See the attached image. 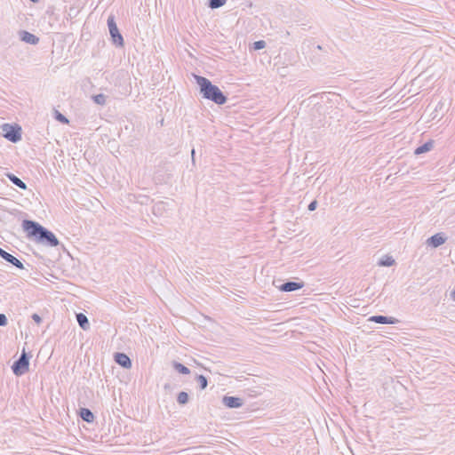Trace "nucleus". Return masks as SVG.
<instances>
[{"mask_svg": "<svg viewBox=\"0 0 455 455\" xmlns=\"http://www.w3.org/2000/svg\"><path fill=\"white\" fill-rule=\"evenodd\" d=\"M22 228L29 239L50 247H56L60 242L56 235L36 221L24 220Z\"/></svg>", "mask_w": 455, "mask_h": 455, "instance_id": "f257e3e1", "label": "nucleus"}, {"mask_svg": "<svg viewBox=\"0 0 455 455\" xmlns=\"http://www.w3.org/2000/svg\"><path fill=\"white\" fill-rule=\"evenodd\" d=\"M195 80L199 86L200 94L205 100H211L217 105H223L227 102L228 97L208 78L195 75Z\"/></svg>", "mask_w": 455, "mask_h": 455, "instance_id": "f03ea898", "label": "nucleus"}, {"mask_svg": "<svg viewBox=\"0 0 455 455\" xmlns=\"http://www.w3.org/2000/svg\"><path fill=\"white\" fill-rule=\"evenodd\" d=\"M107 24H108V31L110 34V38H111L112 44L116 47H123L124 45V40L117 28L114 15L111 14L108 16Z\"/></svg>", "mask_w": 455, "mask_h": 455, "instance_id": "7ed1b4c3", "label": "nucleus"}, {"mask_svg": "<svg viewBox=\"0 0 455 455\" xmlns=\"http://www.w3.org/2000/svg\"><path fill=\"white\" fill-rule=\"evenodd\" d=\"M29 358L30 355L23 349L20 357L12 365V371L14 375L22 376L28 371Z\"/></svg>", "mask_w": 455, "mask_h": 455, "instance_id": "20e7f679", "label": "nucleus"}, {"mask_svg": "<svg viewBox=\"0 0 455 455\" xmlns=\"http://www.w3.org/2000/svg\"><path fill=\"white\" fill-rule=\"evenodd\" d=\"M4 137L12 143L21 140V127L18 124H4L1 126Z\"/></svg>", "mask_w": 455, "mask_h": 455, "instance_id": "39448f33", "label": "nucleus"}, {"mask_svg": "<svg viewBox=\"0 0 455 455\" xmlns=\"http://www.w3.org/2000/svg\"><path fill=\"white\" fill-rule=\"evenodd\" d=\"M0 257L3 259H4L6 262H8V263L12 264V266L16 267L17 268L24 269V265H23V263L19 259H17L16 257H14L11 253L7 252L6 251L2 249L1 247H0Z\"/></svg>", "mask_w": 455, "mask_h": 455, "instance_id": "423d86ee", "label": "nucleus"}, {"mask_svg": "<svg viewBox=\"0 0 455 455\" xmlns=\"http://www.w3.org/2000/svg\"><path fill=\"white\" fill-rule=\"evenodd\" d=\"M222 403L230 409H237L243 405V400L237 396L225 395L222 398Z\"/></svg>", "mask_w": 455, "mask_h": 455, "instance_id": "0eeeda50", "label": "nucleus"}, {"mask_svg": "<svg viewBox=\"0 0 455 455\" xmlns=\"http://www.w3.org/2000/svg\"><path fill=\"white\" fill-rule=\"evenodd\" d=\"M367 321L373 322V323H379V324H395L399 322L398 319H396L395 317L382 315L370 316Z\"/></svg>", "mask_w": 455, "mask_h": 455, "instance_id": "6e6552de", "label": "nucleus"}, {"mask_svg": "<svg viewBox=\"0 0 455 455\" xmlns=\"http://www.w3.org/2000/svg\"><path fill=\"white\" fill-rule=\"evenodd\" d=\"M304 287V282L287 281L278 286L281 291L290 292Z\"/></svg>", "mask_w": 455, "mask_h": 455, "instance_id": "1a4fd4ad", "label": "nucleus"}, {"mask_svg": "<svg viewBox=\"0 0 455 455\" xmlns=\"http://www.w3.org/2000/svg\"><path fill=\"white\" fill-rule=\"evenodd\" d=\"M115 362L124 369H130L132 365L130 357L122 352H116L114 355Z\"/></svg>", "mask_w": 455, "mask_h": 455, "instance_id": "9d476101", "label": "nucleus"}, {"mask_svg": "<svg viewBox=\"0 0 455 455\" xmlns=\"http://www.w3.org/2000/svg\"><path fill=\"white\" fill-rule=\"evenodd\" d=\"M446 241V236L443 233H437L434 235L430 236L427 240V244L433 248H437L440 245L443 244Z\"/></svg>", "mask_w": 455, "mask_h": 455, "instance_id": "9b49d317", "label": "nucleus"}, {"mask_svg": "<svg viewBox=\"0 0 455 455\" xmlns=\"http://www.w3.org/2000/svg\"><path fill=\"white\" fill-rule=\"evenodd\" d=\"M20 36L21 41L33 45L38 44L39 42V38L36 36L26 30H21L20 32Z\"/></svg>", "mask_w": 455, "mask_h": 455, "instance_id": "f8f14e48", "label": "nucleus"}, {"mask_svg": "<svg viewBox=\"0 0 455 455\" xmlns=\"http://www.w3.org/2000/svg\"><path fill=\"white\" fill-rule=\"evenodd\" d=\"M79 416L84 421L87 423L93 422L95 419L92 411L88 408H81L79 410Z\"/></svg>", "mask_w": 455, "mask_h": 455, "instance_id": "ddd939ff", "label": "nucleus"}, {"mask_svg": "<svg viewBox=\"0 0 455 455\" xmlns=\"http://www.w3.org/2000/svg\"><path fill=\"white\" fill-rule=\"evenodd\" d=\"M6 177L9 179V180L15 186H17L20 189H27V185L24 181H22L19 177L14 175L13 173H7Z\"/></svg>", "mask_w": 455, "mask_h": 455, "instance_id": "4468645a", "label": "nucleus"}, {"mask_svg": "<svg viewBox=\"0 0 455 455\" xmlns=\"http://www.w3.org/2000/svg\"><path fill=\"white\" fill-rule=\"evenodd\" d=\"M76 321H77L79 326L83 330L86 331V330H88L90 328L89 320H88L87 316L84 314L78 313V314H76Z\"/></svg>", "mask_w": 455, "mask_h": 455, "instance_id": "2eb2a0df", "label": "nucleus"}, {"mask_svg": "<svg viewBox=\"0 0 455 455\" xmlns=\"http://www.w3.org/2000/svg\"><path fill=\"white\" fill-rule=\"evenodd\" d=\"M164 212H166V204L162 201L156 203L152 206V212L156 216L163 215Z\"/></svg>", "mask_w": 455, "mask_h": 455, "instance_id": "dca6fc26", "label": "nucleus"}, {"mask_svg": "<svg viewBox=\"0 0 455 455\" xmlns=\"http://www.w3.org/2000/svg\"><path fill=\"white\" fill-rule=\"evenodd\" d=\"M433 148V142L432 141H427L424 144L420 145L419 147L416 148L414 150L415 155H421L424 153H427L431 150Z\"/></svg>", "mask_w": 455, "mask_h": 455, "instance_id": "f3484780", "label": "nucleus"}, {"mask_svg": "<svg viewBox=\"0 0 455 455\" xmlns=\"http://www.w3.org/2000/svg\"><path fill=\"white\" fill-rule=\"evenodd\" d=\"M172 367L175 371H177L180 374L188 375L190 373V370L187 366H185L184 364H182L177 361L172 362Z\"/></svg>", "mask_w": 455, "mask_h": 455, "instance_id": "a211bd4d", "label": "nucleus"}, {"mask_svg": "<svg viewBox=\"0 0 455 455\" xmlns=\"http://www.w3.org/2000/svg\"><path fill=\"white\" fill-rule=\"evenodd\" d=\"M395 263V261L392 256L385 255L379 259L378 265L381 267H392Z\"/></svg>", "mask_w": 455, "mask_h": 455, "instance_id": "6ab92c4d", "label": "nucleus"}, {"mask_svg": "<svg viewBox=\"0 0 455 455\" xmlns=\"http://www.w3.org/2000/svg\"><path fill=\"white\" fill-rule=\"evenodd\" d=\"M189 401V395L187 392L181 391L177 395V402L180 405H185Z\"/></svg>", "mask_w": 455, "mask_h": 455, "instance_id": "aec40b11", "label": "nucleus"}, {"mask_svg": "<svg viewBox=\"0 0 455 455\" xmlns=\"http://www.w3.org/2000/svg\"><path fill=\"white\" fill-rule=\"evenodd\" d=\"M92 99L94 103L100 105V106H104L107 101V96L103 93H99V94L93 95L92 97Z\"/></svg>", "mask_w": 455, "mask_h": 455, "instance_id": "412c9836", "label": "nucleus"}, {"mask_svg": "<svg viewBox=\"0 0 455 455\" xmlns=\"http://www.w3.org/2000/svg\"><path fill=\"white\" fill-rule=\"evenodd\" d=\"M196 379L198 382L201 390H204L207 387L208 380L205 376L201 375V374L196 375Z\"/></svg>", "mask_w": 455, "mask_h": 455, "instance_id": "4be33fe9", "label": "nucleus"}, {"mask_svg": "<svg viewBox=\"0 0 455 455\" xmlns=\"http://www.w3.org/2000/svg\"><path fill=\"white\" fill-rule=\"evenodd\" d=\"M227 3V0H209L208 6L211 9H218L223 6Z\"/></svg>", "mask_w": 455, "mask_h": 455, "instance_id": "5701e85b", "label": "nucleus"}, {"mask_svg": "<svg viewBox=\"0 0 455 455\" xmlns=\"http://www.w3.org/2000/svg\"><path fill=\"white\" fill-rule=\"evenodd\" d=\"M266 47V42L264 40H259L252 44L251 49L259 51Z\"/></svg>", "mask_w": 455, "mask_h": 455, "instance_id": "b1692460", "label": "nucleus"}, {"mask_svg": "<svg viewBox=\"0 0 455 455\" xmlns=\"http://www.w3.org/2000/svg\"><path fill=\"white\" fill-rule=\"evenodd\" d=\"M55 118H56V120H58L59 122H60L61 124H67L69 123L68 119L64 115L60 113L59 111H55Z\"/></svg>", "mask_w": 455, "mask_h": 455, "instance_id": "393cba45", "label": "nucleus"}, {"mask_svg": "<svg viewBox=\"0 0 455 455\" xmlns=\"http://www.w3.org/2000/svg\"><path fill=\"white\" fill-rule=\"evenodd\" d=\"M8 323V319L4 314H0V326H6Z\"/></svg>", "mask_w": 455, "mask_h": 455, "instance_id": "a878e982", "label": "nucleus"}, {"mask_svg": "<svg viewBox=\"0 0 455 455\" xmlns=\"http://www.w3.org/2000/svg\"><path fill=\"white\" fill-rule=\"evenodd\" d=\"M316 206H317V202L315 200H314L308 204L307 210L310 212H313L316 209Z\"/></svg>", "mask_w": 455, "mask_h": 455, "instance_id": "bb28decb", "label": "nucleus"}, {"mask_svg": "<svg viewBox=\"0 0 455 455\" xmlns=\"http://www.w3.org/2000/svg\"><path fill=\"white\" fill-rule=\"evenodd\" d=\"M31 317L37 324H40L42 323V317L39 315L33 314Z\"/></svg>", "mask_w": 455, "mask_h": 455, "instance_id": "cd10ccee", "label": "nucleus"}, {"mask_svg": "<svg viewBox=\"0 0 455 455\" xmlns=\"http://www.w3.org/2000/svg\"><path fill=\"white\" fill-rule=\"evenodd\" d=\"M195 149H192L191 151V156H192V162L194 163L195 162Z\"/></svg>", "mask_w": 455, "mask_h": 455, "instance_id": "c85d7f7f", "label": "nucleus"}, {"mask_svg": "<svg viewBox=\"0 0 455 455\" xmlns=\"http://www.w3.org/2000/svg\"><path fill=\"white\" fill-rule=\"evenodd\" d=\"M451 298L455 300V289L451 292Z\"/></svg>", "mask_w": 455, "mask_h": 455, "instance_id": "c756f323", "label": "nucleus"}, {"mask_svg": "<svg viewBox=\"0 0 455 455\" xmlns=\"http://www.w3.org/2000/svg\"><path fill=\"white\" fill-rule=\"evenodd\" d=\"M33 3H38L40 0H30Z\"/></svg>", "mask_w": 455, "mask_h": 455, "instance_id": "7c9ffc66", "label": "nucleus"}, {"mask_svg": "<svg viewBox=\"0 0 455 455\" xmlns=\"http://www.w3.org/2000/svg\"><path fill=\"white\" fill-rule=\"evenodd\" d=\"M316 48H317L318 50H322V46H321V45H317V46H316Z\"/></svg>", "mask_w": 455, "mask_h": 455, "instance_id": "2f4dec72", "label": "nucleus"}]
</instances>
